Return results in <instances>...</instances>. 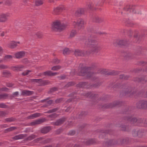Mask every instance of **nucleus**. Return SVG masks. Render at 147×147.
<instances>
[{
	"mask_svg": "<svg viewBox=\"0 0 147 147\" xmlns=\"http://www.w3.org/2000/svg\"><path fill=\"white\" fill-rule=\"evenodd\" d=\"M1 36H3L4 35V33L3 32H2L0 34Z\"/></svg>",
	"mask_w": 147,
	"mask_h": 147,
	"instance_id": "052dcab7",
	"label": "nucleus"
},
{
	"mask_svg": "<svg viewBox=\"0 0 147 147\" xmlns=\"http://www.w3.org/2000/svg\"><path fill=\"white\" fill-rule=\"evenodd\" d=\"M75 134L74 131H70L69 133V134L70 135H74Z\"/></svg>",
	"mask_w": 147,
	"mask_h": 147,
	"instance_id": "c03bdc74",
	"label": "nucleus"
},
{
	"mask_svg": "<svg viewBox=\"0 0 147 147\" xmlns=\"http://www.w3.org/2000/svg\"><path fill=\"white\" fill-rule=\"evenodd\" d=\"M84 11L83 9H78L76 11V15H78L79 14H83Z\"/></svg>",
	"mask_w": 147,
	"mask_h": 147,
	"instance_id": "aec40b11",
	"label": "nucleus"
},
{
	"mask_svg": "<svg viewBox=\"0 0 147 147\" xmlns=\"http://www.w3.org/2000/svg\"><path fill=\"white\" fill-rule=\"evenodd\" d=\"M103 19L98 17H96L94 18V21L97 23H100L102 22Z\"/></svg>",
	"mask_w": 147,
	"mask_h": 147,
	"instance_id": "6ab92c4d",
	"label": "nucleus"
},
{
	"mask_svg": "<svg viewBox=\"0 0 147 147\" xmlns=\"http://www.w3.org/2000/svg\"><path fill=\"white\" fill-rule=\"evenodd\" d=\"M57 116V115L55 113H54L50 115L49 116V117L52 118H55Z\"/></svg>",
	"mask_w": 147,
	"mask_h": 147,
	"instance_id": "72a5a7b5",
	"label": "nucleus"
},
{
	"mask_svg": "<svg viewBox=\"0 0 147 147\" xmlns=\"http://www.w3.org/2000/svg\"><path fill=\"white\" fill-rule=\"evenodd\" d=\"M142 122H141L140 121H139L138 122V124H137V123H136V125H140V124L141 123H142L143 122V120L142 119Z\"/></svg>",
	"mask_w": 147,
	"mask_h": 147,
	"instance_id": "a19ab883",
	"label": "nucleus"
},
{
	"mask_svg": "<svg viewBox=\"0 0 147 147\" xmlns=\"http://www.w3.org/2000/svg\"><path fill=\"white\" fill-rule=\"evenodd\" d=\"M50 129H41V132L44 134L47 133L49 131Z\"/></svg>",
	"mask_w": 147,
	"mask_h": 147,
	"instance_id": "c85d7f7f",
	"label": "nucleus"
},
{
	"mask_svg": "<svg viewBox=\"0 0 147 147\" xmlns=\"http://www.w3.org/2000/svg\"><path fill=\"white\" fill-rule=\"evenodd\" d=\"M43 0H36L35 1V4L36 6H39L43 4Z\"/></svg>",
	"mask_w": 147,
	"mask_h": 147,
	"instance_id": "f3484780",
	"label": "nucleus"
},
{
	"mask_svg": "<svg viewBox=\"0 0 147 147\" xmlns=\"http://www.w3.org/2000/svg\"><path fill=\"white\" fill-rule=\"evenodd\" d=\"M9 74V71H4L3 72V76L5 77H7L8 76Z\"/></svg>",
	"mask_w": 147,
	"mask_h": 147,
	"instance_id": "a878e982",
	"label": "nucleus"
},
{
	"mask_svg": "<svg viewBox=\"0 0 147 147\" xmlns=\"http://www.w3.org/2000/svg\"><path fill=\"white\" fill-rule=\"evenodd\" d=\"M66 27V25L61 24L59 21H57L53 23L52 29L53 30L56 31H61L64 29Z\"/></svg>",
	"mask_w": 147,
	"mask_h": 147,
	"instance_id": "7ed1b4c3",
	"label": "nucleus"
},
{
	"mask_svg": "<svg viewBox=\"0 0 147 147\" xmlns=\"http://www.w3.org/2000/svg\"><path fill=\"white\" fill-rule=\"evenodd\" d=\"M24 66L22 65H19L12 67V69L14 71L16 70H21V69L23 68Z\"/></svg>",
	"mask_w": 147,
	"mask_h": 147,
	"instance_id": "2eb2a0df",
	"label": "nucleus"
},
{
	"mask_svg": "<svg viewBox=\"0 0 147 147\" xmlns=\"http://www.w3.org/2000/svg\"><path fill=\"white\" fill-rule=\"evenodd\" d=\"M118 105V102H115L114 103L113 105V106H111V107H113L115 106L116 105Z\"/></svg>",
	"mask_w": 147,
	"mask_h": 147,
	"instance_id": "de8ad7c7",
	"label": "nucleus"
},
{
	"mask_svg": "<svg viewBox=\"0 0 147 147\" xmlns=\"http://www.w3.org/2000/svg\"><path fill=\"white\" fill-rule=\"evenodd\" d=\"M86 83H85V82L82 83V86L84 87V86H83L84 85H86Z\"/></svg>",
	"mask_w": 147,
	"mask_h": 147,
	"instance_id": "680f3d73",
	"label": "nucleus"
},
{
	"mask_svg": "<svg viewBox=\"0 0 147 147\" xmlns=\"http://www.w3.org/2000/svg\"><path fill=\"white\" fill-rule=\"evenodd\" d=\"M48 1L51 3H54L55 2V0H48Z\"/></svg>",
	"mask_w": 147,
	"mask_h": 147,
	"instance_id": "4d7b16f0",
	"label": "nucleus"
},
{
	"mask_svg": "<svg viewBox=\"0 0 147 147\" xmlns=\"http://www.w3.org/2000/svg\"><path fill=\"white\" fill-rule=\"evenodd\" d=\"M77 32L75 30H72L70 34V37L72 38L74 37L77 34Z\"/></svg>",
	"mask_w": 147,
	"mask_h": 147,
	"instance_id": "412c9836",
	"label": "nucleus"
},
{
	"mask_svg": "<svg viewBox=\"0 0 147 147\" xmlns=\"http://www.w3.org/2000/svg\"><path fill=\"white\" fill-rule=\"evenodd\" d=\"M84 42L86 45L91 48L93 52H97L101 49L100 47L97 45V42L95 40L86 39L84 40Z\"/></svg>",
	"mask_w": 147,
	"mask_h": 147,
	"instance_id": "f257e3e1",
	"label": "nucleus"
},
{
	"mask_svg": "<svg viewBox=\"0 0 147 147\" xmlns=\"http://www.w3.org/2000/svg\"><path fill=\"white\" fill-rule=\"evenodd\" d=\"M7 86L9 87H11L13 86V85L12 84H7Z\"/></svg>",
	"mask_w": 147,
	"mask_h": 147,
	"instance_id": "09e8293b",
	"label": "nucleus"
},
{
	"mask_svg": "<svg viewBox=\"0 0 147 147\" xmlns=\"http://www.w3.org/2000/svg\"><path fill=\"white\" fill-rule=\"evenodd\" d=\"M17 46V43L15 42L11 41L8 45V47L11 48H14Z\"/></svg>",
	"mask_w": 147,
	"mask_h": 147,
	"instance_id": "dca6fc26",
	"label": "nucleus"
},
{
	"mask_svg": "<svg viewBox=\"0 0 147 147\" xmlns=\"http://www.w3.org/2000/svg\"><path fill=\"white\" fill-rule=\"evenodd\" d=\"M56 111V109H53L51 110H49V111H47V113H51L52 112H55Z\"/></svg>",
	"mask_w": 147,
	"mask_h": 147,
	"instance_id": "c9c22d12",
	"label": "nucleus"
},
{
	"mask_svg": "<svg viewBox=\"0 0 147 147\" xmlns=\"http://www.w3.org/2000/svg\"><path fill=\"white\" fill-rule=\"evenodd\" d=\"M8 89L6 87L2 88L1 89V90L2 91H8Z\"/></svg>",
	"mask_w": 147,
	"mask_h": 147,
	"instance_id": "a18cd8bd",
	"label": "nucleus"
},
{
	"mask_svg": "<svg viewBox=\"0 0 147 147\" xmlns=\"http://www.w3.org/2000/svg\"><path fill=\"white\" fill-rule=\"evenodd\" d=\"M7 96L6 94H3L0 95V100L2 99H4Z\"/></svg>",
	"mask_w": 147,
	"mask_h": 147,
	"instance_id": "7c9ffc66",
	"label": "nucleus"
},
{
	"mask_svg": "<svg viewBox=\"0 0 147 147\" xmlns=\"http://www.w3.org/2000/svg\"><path fill=\"white\" fill-rule=\"evenodd\" d=\"M29 119H33L35 118L34 114L31 115L28 117Z\"/></svg>",
	"mask_w": 147,
	"mask_h": 147,
	"instance_id": "ea45409f",
	"label": "nucleus"
},
{
	"mask_svg": "<svg viewBox=\"0 0 147 147\" xmlns=\"http://www.w3.org/2000/svg\"><path fill=\"white\" fill-rule=\"evenodd\" d=\"M55 102H61V99H57L55 100Z\"/></svg>",
	"mask_w": 147,
	"mask_h": 147,
	"instance_id": "6e6d98bb",
	"label": "nucleus"
},
{
	"mask_svg": "<svg viewBox=\"0 0 147 147\" xmlns=\"http://www.w3.org/2000/svg\"><path fill=\"white\" fill-rule=\"evenodd\" d=\"M61 78L62 79H64L65 78V76H62L61 77Z\"/></svg>",
	"mask_w": 147,
	"mask_h": 147,
	"instance_id": "338daca9",
	"label": "nucleus"
},
{
	"mask_svg": "<svg viewBox=\"0 0 147 147\" xmlns=\"http://www.w3.org/2000/svg\"><path fill=\"white\" fill-rule=\"evenodd\" d=\"M120 78H124V79L126 80L128 78V77H125L123 75H120Z\"/></svg>",
	"mask_w": 147,
	"mask_h": 147,
	"instance_id": "58836bf2",
	"label": "nucleus"
},
{
	"mask_svg": "<svg viewBox=\"0 0 147 147\" xmlns=\"http://www.w3.org/2000/svg\"><path fill=\"white\" fill-rule=\"evenodd\" d=\"M51 127H50L49 126V127H45V129H51Z\"/></svg>",
	"mask_w": 147,
	"mask_h": 147,
	"instance_id": "774afa93",
	"label": "nucleus"
},
{
	"mask_svg": "<svg viewBox=\"0 0 147 147\" xmlns=\"http://www.w3.org/2000/svg\"><path fill=\"white\" fill-rule=\"evenodd\" d=\"M60 129H58L57 130V131H59V132H58V133H57L56 134H59L60 133Z\"/></svg>",
	"mask_w": 147,
	"mask_h": 147,
	"instance_id": "0e129e2a",
	"label": "nucleus"
},
{
	"mask_svg": "<svg viewBox=\"0 0 147 147\" xmlns=\"http://www.w3.org/2000/svg\"><path fill=\"white\" fill-rule=\"evenodd\" d=\"M7 68V66L4 65H0V69H5Z\"/></svg>",
	"mask_w": 147,
	"mask_h": 147,
	"instance_id": "2f4dec72",
	"label": "nucleus"
},
{
	"mask_svg": "<svg viewBox=\"0 0 147 147\" xmlns=\"http://www.w3.org/2000/svg\"><path fill=\"white\" fill-rule=\"evenodd\" d=\"M7 125H6L5 124L1 125V128H4L7 127Z\"/></svg>",
	"mask_w": 147,
	"mask_h": 147,
	"instance_id": "603ef678",
	"label": "nucleus"
},
{
	"mask_svg": "<svg viewBox=\"0 0 147 147\" xmlns=\"http://www.w3.org/2000/svg\"><path fill=\"white\" fill-rule=\"evenodd\" d=\"M57 88H53L51 90H53V91H55L57 90Z\"/></svg>",
	"mask_w": 147,
	"mask_h": 147,
	"instance_id": "e2e57ef3",
	"label": "nucleus"
},
{
	"mask_svg": "<svg viewBox=\"0 0 147 147\" xmlns=\"http://www.w3.org/2000/svg\"><path fill=\"white\" fill-rule=\"evenodd\" d=\"M123 9L124 11L131 12L132 11L134 13H137L138 14H141V13L140 11H136L137 9L134 6H131L129 5H126L124 7Z\"/></svg>",
	"mask_w": 147,
	"mask_h": 147,
	"instance_id": "20e7f679",
	"label": "nucleus"
},
{
	"mask_svg": "<svg viewBox=\"0 0 147 147\" xmlns=\"http://www.w3.org/2000/svg\"><path fill=\"white\" fill-rule=\"evenodd\" d=\"M136 105L138 108H147V101H140L137 103Z\"/></svg>",
	"mask_w": 147,
	"mask_h": 147,
	"instance_id": "6e6552de",
	"label": "nucleus"
},
{
	"mask_svg": "<svg viewBox=\"0 0 147 147\" xmlns=\"http://www.w3.org/2000/svg\"><path fill=\"white\" fill-rule=\"evenodd\" d=\"M3 52L2 49V48L0 47V54H1Z\"/></svg>",
	"mask_w": 147,
	"mask_h": 147,
	"instance_id": "bf43d9fd",
	"label": "nucleus"
},
{
	"mask_svg": "<svg viewBox=\"0 0 147 147\" xmlns=\"http://www.w3.org/2000/svg\"><path fill=\"white\" fill-rule=\"evenodd\" d=\"M93 73L90 67H83L80 68L78 70V75L83 76H86L87 78L90 77Z\"/></svg>",
	"mask_w": 147,
	"mask_h": 147,
	"instance_id": "f03ea898",
	"label": "nucleus"
},
{
	"mask_svg": "<svg viewBox=\"0 0 147 147\" xmlns=\"http://www.w3.org/2000/svg\"><path fill=\"white\" fill-rule=\"evenodd\" d=\"M74 84V83L72 82H69L68 84L67 85L68 86H71L73 85Z\"/></svg>",
	"mask_w": 147,
	"mask_h": 147,
	"instance_id": "864d4df0",
	"label": "nucleus"
},
{
	"mask_svg": "<svg viewBox=\"0 0 147 147\" xmlns=\"http://www.w3.org/2000/svg\"><path fill=\"white\" fill-rule=\"evenodd\" d=\"M74 54L76 56H81L84 55L83 51L80 50H76L75 51Z\"/></svg>",
	"mask_w": 147,
	"mask_h": 147,
	"instance_id": "4468645a",
	"label": "nucleus"
},
{
	"mask_svg": "<svg viewBox=\"0 0 147 147\" xmlns=\"http://www.w3.org/2000/svg\"><path fill=\"white\" fill-rule=\"evenodd\" d=\"M63 53L64 55L68 54L70 52V51L68 48H65L63 51Z\"/></svg>",
	"mask_w": 147,
	"mask_h": 147,
	"instance_id": "a211bd4d",
	"label": "nucleus"
},
{
	"mask_svg": "<svg viewBox=\"0 0 147 147\" xmlns=\"http://www.w3.org/2000/svg\"><path fill=\"white\" fill-rule=\"evenodd\" d=\"M87 125L86 124H84L82 125L80 127L81 128H87Z\"/></svg>",
	"mask_w": 147,
	"mask_h": 147,
	"instance_id": "79ce46f5",
	"label": "nucleus"
},
{
	"mask_svg": "<svg viewBox=\"0 0 147 147\" xmlns=\"http://www.w3.org/2000/svg\"><path fill=\"white\" fill-rule=\"evenodd\" d=\"M23 137V136L21 135H17L13 137V139L15 140L21 139Z\"/></svg>",
	"mask_w": 147,
	"mask_h": 147,
	"instance_id": "393cba45",
	"label": "nucleus"
},
{
	"mask_svg": "<svg viewBox=\"0 0 147 147\" xmlns=\"http://www.w3.org/2000/svg\"><path fill=\"white\" fill-rule=\"evenodd\" d=\"M25 55V53L24 51H20L15 54V57L17 59L22 58Z\"/></svg>",
	"mask_w": 147,
	"mask_h": 147,
	"instance_id": "f8f14e48",
	"label": "nucleus"
},
{
	"mask_svg": "<svg viewBox=\"0 0 147 147\" xmlns=\"http://www.w3.org/2000/svg\"><path fill=\"white\" fill-rule=\"evenodd\" d=\"M34 117L35 118L39 117L40 116L41 114L40 113H36L34 114Z\"/></svg>",
	"mask_w": 147,
	"mask_h": 147,
	"instance_id": "e433bc0d",
	"label": "nucleus"
},
{
	"mask_svg": "<svg viewBox=\"0 0 147 147\" xmlns=\"http://www.w3.org/2000/svg\"><path fill=\"white\" fill-rule=\"evenodd\" d=\"M13 121V120L12 118H8L7 119V121Z\"/></svg>",
	"mask_w": 147,
	"mask_h": 147,
	"instance_id": "3c124183",
	"label": "nucleus"
},
{
	"mask_svg": "<svg viewBox=\"0 0 147 147\" xmlns=\"http://www.w3.org/2000/svg\"><path fill=\"white\" fill-rule=\"evenodd\" d=\"M65 121L64 118H62L57 120L56 121L53 123V124L56 125H59L62 124Z\"/></svg>",
	"mask_w": 147,
	"mask_h": 147,
	"instance_id": "ddd939ff",
	"label": "nucleus"
},
{
	"mask_svg": "<svg viewBox=\"0 0 147 147\" xmlns=\"http://www.w3.org/2000/svg\"><path fill=\"white\" fill-rule=\"evenodd\" d=\"M52 62L55 64H57L59 62V61L57 59L55 58L53 60Z\"/></svg>",
	"mask_w": 147,
	"mask_h": 147,
	"instance_id": "c756f323",
	"label": "nucleus"
},
{
	"mask_svg": "<svg viewBox=\"0 0 147 147\" xmlns=\"http://www.w3.org/2000/svg\"><path fill=\"white\" fill-rule=\"evenodd\" d=\"M85 24V22L82 19H79L77 22L74 21L73 23V25L75 27L78 26L80 28L83 27L84 25Z\"/></svg>",
	"mask_w": 147,
	"mask_h": 147,
	"instance_id": "423d86ee",
	"label": "nucleus"
},
{
	"mask_svg": "<svg viewBox=\"0 0 147 147\" xmlns=\"http://www.w3.org/2000/svg\"><path fill=\"white\" fill-rule=\"evenodd\" d=\"M128 120L129 121H130V123L135 125H136V124L137 123V122L138 123L139 121H140L141 122H142V119L141 118H139L138 119H137L135 117H131L129 118Z\"/></svg>",
	"mask_w": 147,
	"mask_h": 147,
	"instance_id": "9d476101",
	"label": "nucleus"
},
{
	"mask_svg": "<svg viewBox=\"0 0 147 147\" xmlns=\"http://www.w3.org/2000/svg\"><path fill=\"white\" fill-rule=\"evenodd\" d=\"M58 74L57 72L53 73L52 72V76H55Z\"/></svg>",
	"mask_w": 147,
	"mask_h": 147,
	"instance_id": "5fc2aeb1",
	"label": "nucleus"
},
{
	"mask_svg": "<svg viewBox=\"0 0 147 147\" xmlns=\"http://www.w3.org/2000/svg\"><path fill=\"white\" fill-rule=\"evenodd\" d=\"M31 71L30 70H27L24 71L22 73V75L23 76H26L28 75L29 73L31 72Z\"/></svg>",
	"mask_w": 147,
	"mask_h": 147,
	"instance_id": "cd10ccee",
	"label": "nucleus"
},
{
	"mask_svg": "<svg viewBox=\"0 0 147 147\" xmlns=\"http://www.w3.org/2000/svg\"><path fill=\"white\" fill-rule=\"evenodd\" d=\"M60 8L59 7H57L54 9V13L55 14H57L60 11Z\"/></svg>",
	"mask_w": 147,
	"mask_h": 147,
	"instance_id": "bb28decb",
	"label": "nucleus"
},
{
	"mask_svg": "<svg viewBox=\"0 0 147 147\" xmlns=\"http://www.w3.org/2000/svg\"><path fill=\"white\" fill-rule=\"evenodd\" d=\"M61 68V67L59 65L54 66L51 68V69L53 71H57Z\"/></svg>",
	"mask_w": 147,
	"mask_h": 147,
	"instance_id": "5701e85b",
	"label": "nucleus"
},
{
	"mask_svg": "<svg viewBox=\"0 0 147 147\" xmlns=\"http://www.w3.org/2000/svg\"><path fill=\"white\" fill-rule=\"evenodd\" d=\"M43 74L45 76H52V72L51 71H47L43 73Z\"/></svg>",
	"mask_w": 147,
	"mask_h": 147,
	"instance_id": "4be33fe9",
	"label": "nucleus"
},
{
	"mask_svg": "<svg viewBox=\"0 0 147 147\" xmlns=\"http://www.w3.org/2000/svg\"><path fill=\"white\" fill-rule=\"evenodd\" d=\"M124 41L122 40H119L117 42L118 44L119 45H123Z\"/></svg>",
	"mask_w": 147,
	"mask_h": 147,
	"instance_id": "473e14b6",
	"label": "nucleus"
},
{
	"mask_svg": "<svg viewBox=\"0 0 147 147\" xmlns=\"http://www.w3.org/2000/svg\"><path fill=\"white\" fill-rule=\"evenodd\" d=\"M88 6L89 9H91L93 6V5L92 3H90L88 4Z\"/></svg>",
	"mask_w": 147,
	"mask_h": 147,
	"instance_id": "4c0bfd02",
	"label": "nucleus"
},
{
	"mask_svg": "<svg viewBox=\"0 0 147 147\" xmlns=\"http://www.w3.org/2000/svg\"><path fill=\"white\" fill-rule=\"evenodd\" d=\"M112 74L113 75H116L118 74V73L117 71H113L112 72Z\"/></svg>",
	"mask_w": 147,
	"mask_h": 147,
	"instance_id": "8fccbe9b",
	"label": "nucleus"
},
{
	"mask_svg": "<svg viewBox=\"0 0 147 147\" xmlns=\"http://www.w3.org/2000/svg\"><path fill=\"white\" fill-rule=\"evenodd\" d=\"M46 119L45 118L39 119L37 120H35L32 122L30 123L31 125H36L41 124V123L45 121Z\"/></svg>",
	"mask_w": 147,
	"mask_h": 147,
	"instance_id": "1a4fd4ad",
	"label": "nucleus"
},
{
	"mask_svg": "<svg viewBox=\"0 0 147 147\" xmlns=\"http://www.w3.org/2000/svg\"><path fill=\"white\" fill-rule=\"evenodd\" d=\"M96 5H98V6H100V5L101 6V5H102V4H101L100 3H98L97 4H96Z\"/></svg>",
	"mask_w": 147,
	"mask_h": 147,
	"instance_id": "69168bd1",
	"label": "nucleus"
},
{
	"mask_svg": "<svg viewBox=\"0 0 147 147\" xmlns=\"http://www.w3.org/2000/svg\"><path fill=\"white\" fill-rule=\"evenodd\" d=\"M6 105L3 103L0 104V108H5L6 107Z\"/></svg>",
	"mask_w": 147,
	"mask_h": 147,
	"instance_id": "f704fd0d",
	"label": "nucleus"
},
{
	"mask_svg": "<svg viewBox=\"0 0 147 147\" xmlns=\"http://www.w3.org/2000/svg\"><path fill=\"white\" fill-rule=\"evenodd\" d=\"M12 58V56L10 55H7L5 56L4 58V59L6 61L9 60Z\"/></svg>",
	"mask_w": 147,
	"mask_h": 147,
	"instance_id": "b1692460",
	"label": "nucleus"
},
{
	"mask_svg": "<svg viewBox=\"0 0 147 147\" xmlns=\"http://www.w3.org/2000/svg\"><path fill=\"white\" fill-rule=\"evenodd\" d=\"M29 0H22L23 2L24 3H26Z\"/></svg>",
	"mask_w": 147,
	"mask_h": 147,
	"instance_id": "13d9d810",
	"label": "nucleus"
},
{
	"mask_svg": "<svg viewBox=\"0 0 147 147\" xmlns=\"http://www.w3.org/2000/svg\"><path fill=\"white\" fill-rule=\"evenodd\" d=\"M33 81L38 83L40 86H45L50 83L49 82L48 80H43L41 79H34L33 80Z\"/></svg>",
	"mask_w": 147,
	"mask_h": 147,
	"instance_id": "0eeeda50",
	"label": "nucleus"
},
{
	"mask_svg": "<svg viewBox=\"0 0 147 147\" xmlns=\"http://www.w3.org/2000/svg\"><path fill=\"white\" fill-rule=\"evenodd\" d=\"M53 102V101L52 100H50L47 102V103L49 105L51 104Z\"/></svg>",
	"mask_w": 147,
	"mask_h": 147,
	"instance_id": "49530a36",
	"label": "nucleus"
},
{
	"mask_svg": "<svg viewBox=\"0 0 147 147\" xmlns=\"http://www.w3.org/2000/svg\"><path fill=\"white\" fill-rule=\"evenodd\" d=\"M10 16V14L8 13H2L0 14V22L4 23L7 22L8 18Z\"/></svg>",
	"mask_w": 147,
	"mask_h": 147,
	"instance_id": "39448f33",
	"label": "nucleus"
},
{
	"mask_svg": "<svg viewBox=\"0 0 147 147\" xmlns=\"http://www.w3.org/2000/svg\"><path fill=\"white\" fill-rule=\"evenodd\" d=\"M19 94V92H14L13 94V95L14 96H16L17 95H18Z\"/></svg>",
	"mask_w": 147,
	"mask_h": 147,
	"instance_id": "37998d69",
	"label": "nucleus"
},
{
	"mask_svg": "<svg viewBox=\"0 0 147 147\" xmlns=\"http://www.w3.org/2000/svg\"><path fill=\"white\" fill-rule=\"evenodd\" d=\"M33 94V92L27 90H23L22 91L21 95L24 96H30Z\"/></svg>",
	"mask_w": 147,
	"mask_h": 147,
	"instance_id": "9b49d317",
	"label": "nucleus"
}]
</instances>
